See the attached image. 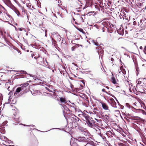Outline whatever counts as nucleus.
I'll return each mask as SVG.
<instances>
[{
	"label": "nucleus",
	"mask_w": 146,
	"mask_h": 146,
	"mask_svg": "<svg viewBox=\"0 0 146 146\" xmlns=\"http://www.w3.org/2000/svg\"><path fill=\"white\" fill-rule=\"evenodd\" d=\"M79 31L82 32H83V30L82 29H81L80 30H79Z\"/></svg>",
	"instance_id": "49"
},
{
	"label": "nucleus",
	"mask_w": 146,
	"mask_h": 146,
	"mask_svg": "<svg viewBox=\"0 0 146 146\" xmlns=\"http://www.w3.org/2000/svg\"><path fill=\"white\" fill-rule=\"evenodd\" d=\"M102 91L103 92H105V93H106L107 94L108 93L107 92L105 91V89L103 88V89H102Z\"/></svg>",
	"instance_id": "42"
},
{
	"label": "nucleus",
	"mask_w": 146,
	"mask_h": 146,
	"mask_svg": "<svg viewBox=\"0 0 146 146\" xmlns=\"http://www.w3.org/2000/svg\"><path fill=\"white\" fill-rule=\"evenodd\" d=\"M95 120H96L97 122H99V123L100 122H101V120H98V119H96V118H95Z\"/></svg>",
	"instance_id": "45"
},
{
	"label": "nucleus",
	"mask_w": 146,
	"mask_h": 146,
	"mask_svg": "<svg viewBox=\"0 0 146 146\" xmlns=\"http://www.w3.org/2000/svg\"><path fill=\"white\" fill-rule=\"evenodd\" d=\"M3 96L2 94L0 93V100H3Z\"/></svg>",
	"instance_id": "36"
},
{
	"label": "nucleus",
	"mask_w": 146,
	"mask_h": 146,
	"mask_svg": "<svg viewBox=\"0 0 146 146\" xmlns=\"http://www.w3.org/2000/svg\"><path fill=\"white\" fill-rule=\"evenodd\" d=\"M35 53L34 52L32 53L31 54V56H32V57L33 58L34 56H35Z\"/></svg>",
	"instance_id": "44"
},
{
	"label": "nucleus",
	"mask_w": 146,
	"mask_h": 146,
	"mask_svg": "<svg viewBox=\"0 0 146 146\" xmlns=\"http://www.w3.org/2000/svg\"><path fill=\"white\" fill-rule=\"evenodd\" d=\"M139 92L141 93H144L145 94H146V92H145L144 90H142L141 91H140Z\"/></svg>",
	"instance_id": "37"
},
{
	"label": "nucleus",
	"mask_w": 146,
	"mask_h": 146,
	"mask_svg": "<svg viewBox=\"0 0 146 146\" xmlns=\"http://www.w3.org/2000/svg\"><path fill=\"white\" fill-rule=\"evenodd\" d=\"M118 72L119 73L121 72L124 74H125L126 72L125 69L123 68V67L121 66L120 67V70H118Z\"/></svg>",
	"instance_id": "16"
},
{
	"label": "nucleus",
	"mask_w": 146,
	"mask_h": 146,
	"mask_svg": "<svg viewBox=\"0 0 146 146\" xmlns=\"http://www.w3.org/2000/svg\"><path fill=\"white\" fill-rule=\"evenodd\" d=\"M97 13L98 12L90 11L87 13V14L89 16L91 15H96Z\"/></svg>",
	"instance_id": "18"
},
{
	"label": "nucleus",
	"mask_w": 146,
	"mask_h": 146,
	"mask_svg": "<svg viewBox=\"0 0 146 146\" xmlns=\"http://www.w3.org/2000/svg\"><path fill=\"white\" fill-rule=\"evenodd\" d=\"M45 88L46 90H47L49 92H52V91L51 90H50L49 88H48L46 87H45Z\"/></svg>",
	"instance_id": "38"
},
{
	"label": "nucleus",
	"mask_w": 146,
	"mask_h": 146,
	"mask_svg": "<svg viewBox=\"0 0 146 146\" xmlns=\"http://www.w3.org/2000/svg\"><path fill=\"white\" fill-rule=\"evenodd\" d=\"M77 11L78 12H80L81 11V10H78Z\"/></svg>",
	"instance_id": "56"
},
{
	"label": "nucleus",
	"mask_w": 146,
	"mask_h": 146,
	"mask_svg": "<svg viewBox=\"0 0 146 146\" xmlns=\"http://www.w3.org/2000/svg\"><path fill=\"white\" fill-rule=\"evenodd\" d=\"M2 8H4L0 4V9H2Z\"/></svg>",
	"instance_id": "47"
},
{
	"label": "nucleus",
	"mask_w": 146,
	"mask_h": 146,
	"mask_svg": "<svg viewBox=\"0 0 146 146\" xmlns=\"http://www.w3.org/2000/svg\"><path fill=\"white\" fill-rule=\"evenodd\" d=\"M52 40H55L57 42H60L61 40L60 36L58 33H53L52 35Z\"/></svg>",
	"instance_id": "4"
},
{
	"label": "nucleus",
	"mask_w": 146,
	"mask_h": 146,
	"mask_svg": "<svg viewBox=\"0 0 146 146\" xmlns=\"http://www.w3.org/2000/svg\"><path fill=\"white\" fill-rule=\"evenodd\" d=\"M52 44L56 48L57 46L56 42V41L55 40H52Z\"/></svg>",
	"instance_id": "26"
},
{
	"label": "nucleus",
	"mask_w": 146,
	"mask_h": 146,
	"mask_svg": "<svg viewBox=\"0 0 146 146\" xmlns=\"http://www.w3.org/2000/svg\"><path fill=\"white\" fill-rule=\"evenodd\" d=\"M15 12L17 14L18 16L20 15V13L18 10H14Z\"/></svg>",
	"instance_id": "33"
},
{
	"label": "nucleus",
	"mask_w": 146,
	"mask_h": 146,
	"mask_svg": "<svg viewBox=\"0 0 146 146\" xmlns=\"http://www.w3.org/2000/svg\"><path fill=\"white\" fill-rule=\"evenodd\" d=\"M103 23L104 25L106 27H107L109 26V25H110V23L109 22H108L107 21H105L104 22H103Z\"/></svg>",
	"instance_id": "24"
},
{
	"label": "nucleus",
	"mask_w": 146,
	"mask_h": 146,
	"mask_svg": "<svg viewBox=\"0 0 146 146\" xmlns=\"http://www.w3.org/2000/svg\"><path fill=\"white\" fill-rule=\"evenodd\" d=\"M78 140L81 141H84L85 139V137H80L78 138Z\"/></svg>",
	"instance_id": "28"
},
{
	"label": "nucleus",
	"mask_w": 146,
	"mask_h": 146,
	"mask_svg": "<svg viewBox=\"0 0 146 146\" xmlns=\"http://www.w3.org/2000/svg\"><path fill=\"white\" fill-rule=\"evenodd\" d=\"M136 83L137 84H141L142 82L140 80V79H138V80L136 81Z\"/></svg>",
	"instance_id": "30"
},
{
	"label": "nucleus",
	"mask_w": 146,
	"mask_h": 146,
	"mask_svg": "<svg viewBox=\"0 0 146 146\" xmlns=\"http://www.w3.org/2000/svg\"><path fill=\"white\" fill-rule=\"evenodd\" d=\"M30 139V146H37L38 142L37 139L34 135L30 136L29 137Z\"/></svg>",
	"instance_id": "1"
},
{
	"label": "nucleus",
	"mask_w": 146,
	"mask_h": 146,
	"mask_svg": "<svg viewBox=\"0 0 146 146\" xmlns=\"http://www.w3.org/2000/svg\"><path fill=\"white\" fill-rule=\"evenodd\" d=\"M59 99H57V100H58V101H59Z\"/></svg>",
	"instance_id": "63"
},
{
	"label": "nucleus",
	"mask_w": 146,
	"mask_h": 146,
	"mask_svg": "<svg viewBox=\"0 0 146 146\" xmlns=\"http://www.w3.org/2000/svg\"><path fill=\"white\" fill-rule=\"evenodd\" d=\"M2 13V11H1V10H0V15Z\"/></svg>",
	"instance_id": "52"
},
{
	"label": "nucleus",
	"mask_w": 146,
	"mask_h": 146,
	"mask_svg": "<svg viewBox=\"0 0 146 146\" xmlns=\"http://www.w3.org/2000/svg\"><path fill=\"white\" fill-rule=\"evenodd\" d=\"M13 118L15 120L17 121H20V116L19 113H16L14 114Z\"/></svg>",
	"instance_id": "10"
},
{
	"label": "nucleus",
	"mask_w": 146,
	"mask_h": 146,
	"mask_svg": "<svg viewBox=\"0 0 146 146\" xmlns=\"http://www.w3.org/2000/svg\"><path fill=\"white\" fill-rule=\"evenodd\" d=\"M139 48L140 49L142 50L143 49V47H142V46H141Z\"/></svg>",
	"instance_id": "50"
},
{
	"label": "nucleus",
	"mask_w": 146,
	"mask_h": 146,
	"mask_svg": "<svg viewBox=\"0 0 146 146\" xmlns=\"http://www.w3.org/2000/svg\"><path fill=\"white\" fill-rule=\"evenodd\" d=\"M146 9V6L145 7V9Z\"/></svg>",
	"instance_id": "60"
},
{
	"label": "nucleus",
	"mask_w": 146,
	"mask_h": 146,
	"mask_svg": "<svg viewBox=\"0 0 146 146\" xmlns=\"http://www.w3.org/2000/svg\"><path fill=\"white\" fill-rule=\"evenodd\" d=\"M137 105L139 106V107H137L136 108H135L137 110H140V108L141 106V104L140 103H138L137 104Z\"/></svg>",
	"instance_id": "32"
},
{
	"label": "nucleus",
	"mask_w": 146,
	"mask_h": 146,
	"mask_svg": "<svg viewBox=\"0 0 146 146\" xmlns=\"http://www.w3.org/2000/svg\"><path fill=\"white\" fill-rule=\"evenodd\" d=\"M92 42L96 46H98L100 45V44L96 40H92Z\"/></svg>",
	"instance_id": "22"
},
{
	"label": "nucleus",
	"mask_w": 146,
	"mask_h": 146,
	"mask_svg": "<svg viewBox=\"0 0 146 146\" xmlns=\"http://www.w3.org/2000/svg\"><path fill=\"white\" fill-rule=\"evenodd\" d=\"M75 106V105H74L73 104H69L68 109L70 111H71V113L75 112L76 108Z\"/></svg>",
	"instance_id": "7"
},
{
	"label": "nucleus",
	"mask_w": 146,
	"mask_h": 146,
	"mask_svg": "<svg viewBox=\"0 0 146 146\" xmlns=\"http://www.w3.org/2000/svg\"><path fill=\"white\" fill-rule=\"evenodd\" d=\"M106 88H107L108 89H109V88L108 86H106Z\"/></svg>",
	"instance_id": "54"
},
{
	"label": "nucleus",
	"mask_w": 146,
	"mask_h": 146,
	"mask_svg": "<svg viewBox=\"0 0 146 146\" xmlns=\"http://www.w3.org/2000/svg\"><path fill=\"white\" fill-rule=\"evenodd\" d=\"M143 51L145 54H146V46H145L144 48Z\"/></svg>",
	"instance_id": "39"
},
{
	"label": "nucleus",
	"mask_w": 146,
	"mask_h": 146,
	"mask_svg": "<svg viewBox=\"0 0 146 146\" xmlns=\"http://www.w3.org/2000/svg\"><path fill=\"white\" fill-rule=\"evenodd\" d=\"M21 91H22V89L21 87H20L17 88V89L15 92H17L19 93L21 92Z\"/></svg>",
	"instance_id": "27"
},
{
	"label": "nucleus",
	"mask_w": 146,
	"mask_h": 146,
	"mask_svg": "<svg viewBox=\"0 0 146 146\" xmlns=\"http://www.w3.org/2000/svg\"><path fill=\"white\" fill-rule=\"evenodd\" d=\"M142 113L143 114H145V115H146V112L145 111H144L143 110H142Z\"/></svg>",
	"instance_id": "43"
},
{
	"label": "nucleus",
	"mask_w": 146,
	"mask_h": 146,
	"mask_svg": "<svg viewBox=\"0 0 146 146\" xmlns=\"http://www.w3.org/2000/svg\"><path fill=\"white\" fill-rule=\"evenodd\" d=\"M9 146H14L13 145H9Z\"/></svg>",
	"instance_id": "59"
},
{
	"label": "nucleus",
	"mask_w": 146,
	"mask_h": 146,
	"mask_svg": "<svg viewBox=\"0 0 146 146\" xmlns=\"http://www.w3.org/2000/svg\"><path fill=\"white\" fill-rule=\"evenodd\" d=\"M117 111H119V110H117Z\"/></svg>",
	"instance_id": "64"
},
{
	"label": "nucleus",
	"mask_w": 146,
	"mask_h": 146,
	"mask_svg": "<svg viewBox=\"0 0 146 146\" xmlns=\"http://www.w3.org/2000/svg\"><path fill=\"white\" fill-rule=\"evenodd\" d=\"M117 32L119 34L122 35H123L124 33L123 30V29H119V30H117Z\"/></svg>",
	"instance_id": "20"
},
{
	"label": "nucleus",
	"mask_w": 146,
	"mask_h": 146,
	"mask_svg": "<svg viewBox=\"0 0 146 146\" xmlns=\"http://www.w3.org/2000/svg\"><path fill=\"white\" fill-rule=\"evenodd\" d=\"M129 10H121V12H122V14H123V15L124 16L126 15L125 12L128 13L129 11Z\"/></svg>",
	"instance_id": "21"
},
{
	"label": "nucleus",
	"mask_w": 146,
	"mask_h": 146,
	"mask_svg": "<svg viewBox=\"0 0 146 146\" xmlns=\"http://www.w3.org/2000/svg\"><path fill=\"white\" fill-rule=\"evenodd\" d=\"M4 131H5V130L4 129H2V132L3 133H4Z\"/></svg>",
	"instance_id": "53"
},
{
	"label": "nucleus",
	"mask_w": 146,
	"mask_h": 146,
	"mask_svg": "<svg viewBox=\"0 0 146 146\" xmlns=\"http://www.w3.org/2000/svg\"><path fill=\"white\" fill-rule=\"evenodd\" d=\"M2 100H0V106L2 104Z\"/></svg>",
	"instance_id": "48"
},
{
	"label": "nucleus",
	"mask_w": 146,
	"mask_h": 146,
	"mask_svg": "<svg viewBox=\"0 0 146 146\" xmlns=\"http://www.w3.org/2000/svg\"><path fill=\"white\" fill-rule=\"evenodd\" d=\"M59 2H61V1L60 0V1H59Z\"/></svg>",
	"instance_id": "61"
},
{
	"label": "nucleus",
	"mask_w": 146,
	"mask_h": 146,
	"mask_svg": "<svg viewBox=\"0 0 146 146\" xmlns=\"http://www.w3.org/2000/svg\"><path fill=\"white\" fill-rule=\"evenodd\" d=\"M78 116L79 117H80L82 120L84 121H86V120L89 117L87 114L83 113L79 114Z\"/></svg>",
	"instance_id": "5"
},
{
	"label": "nucleus",
	"mask_w": 146,
	"mask_h": 146,
	"mask_svg": "<svg viewBox=\"0 0 146 146\" xmlns=\"http://www.w3.org/2000/svg\"><path fill=\"white\" fill-rule=\"evenodd\" d=\"M93 112H91L90 114L92 113L94 114V115H96V116L98 117L100 116V110L99 109H98L97 108H94L93 109Z\"/></svg>",
	"instance_id": "6"
},
{
	"label": "nucleus",
	"mask_w": 146,
	"mask_h": 146,
	"mask_svg": "<svg viewBox=\"0 0 146 146\" xmlns=\"http://www.w3.org/2000/svg\"><path fill=\"white\" fill-rule=\"evenodd\" d=\"M27 7L29 8V9H31V8H33V6H31L30 4H28L27 5Z\"/></svg>",
	"instance_id": "29"
},
{
	"label": "nucleus",
	"mask_w": 146,
	"mask_h": 146,
	"mask_svg": "<svg viewBox=\"0 0 146 146\" xmlns=\"http://www.w3.org/2000/svg\"><path fill=\"white\" fill-rule=\"evenodd\" d=\"M142 21V19H140L139 18L137 17L135 20L133 22V25L135 26L137 25V23L138 25L140 26L141 25Z\"/></svg>",
	"instance_id": "8"
},
{
	"label": "nucleus",
	"mask_w": 146,
	"mask_h": 146,
	"mask_svg": "<svg viewBox=\"0 0 146 146\" xmlns=\"http://www.w3.org/2000/svg\"><path fill=\"white\" fill-rule=\"evenodd\" d=\"M103 108L104 110H108L109 108L108 106L105 103L102 102L101 103Z\"/></svg>",
	"instance_id": "13"
},
{
	"label": "nucleus",
	"mask_w": 146,
	"mask_h": 146,
	"mask_svg": "<svg viewBox=\"0 0 146 146\" xmlns=\"http://www.w3.org/2000/svg\"><path fill=\"white\" fill-rule=\"evenodd\" d=\"M105 118L107 120H109L110 119V117L108 116V115H105Z\"/></svg>",
	"instance_id": "34"
},
{
	"label": "nucleus",
	"mask_w": 146,
	"mask_h": 146,
	"mask_svg": "<svg viewBox=\"0 0 146 146\" xmlns=\"http://www.w3.org/2000/svg\"><path fill=\"white\" fill-rule=\"evenodd\" d=\"M43 21L40 20H38L36 23V26L37 27H41L43 26Z\"/></svg>",
	"instance_id": "9"
},
{
	"label": "nucleus",
	"mask_w": 146,
	"mask_h": 146,
	"mask_svg": "<svg viewBox=\"0 0 146 146\" xmlns=\"http://www.w3.org/2000/svg\"><path fill=\"white\" fill-rule=\"evenodd\" d=\"M111 104L113 107H116V104L114 100L112 99V100H111Z\"/></svg>",
	"instance_id": "17"
},
{
	"label": "nucleus",
	"mask_w": 146,
	"mask_h": 146,
	"mask_svg": "<svg viewBox=\"0 0 146 146\" xmlns=\"http://www.w3.org/2000/svg\"><path fill=\"white\" fill-rule=\"evenodd\" d=\"M98 47H97L96 49H98V52L99 54L103 53H104V50L102 48H98Z\"/></svg>",
	"instance_id": "19"
},
{
	"label": "nucleus",
	"mask_w": 146,
	"mask_h": 146,
	"mask_svg": "<svg viewBox=\"0 0 146 146\" xmlns=\"http://www.w3.org/2000/svg\"><path fill=\"white\" fill-rule=\"evenodd\" d=\"M11 98V96H10L9 97V99H10Z\"/></svg>",
	"instance_id": "62"
},
{
	"label": "nucleus",
	"mask_w": 146,
	"mask_h": 146,
	"mask_svg": "<svg viewBox=\"0 0 146 146\" xmlns=\"http://www.w3.org/2000/svg\"><path fill=\"white\" fill-rule=\"evenodd\" d=\"M73 83L69 81L68 85L72 89H73L74 88V86L73 84Z\"/></svg>",
	"instance_id": "23"
},
{
	"label": "nucleus",
	"mask_w": 146,
	"mask_h": 146,
	"mask_svg": "<svg viewBox=\"0 0 146 146\" xmlns=\"http://www.w3.org/2000/svg\"><path fill=\"white\" fill-rule=\"evenodd\" d=\"M35 55L34 58L35 59L37 60L38 58H39V55L38 53H35Z\"/></svg>",
	"instance_id": "25"
},
{
	"label": "nucleus",
	"mask_w": 146,
	"mask_h": 146,
	"mask_svg": "<svg viewBox=\"0 0 146 146\" xmlns=\"http://www.w3.org/2000/svg\"><path fill=\"white\" fill-rule=\"evenodd\" d=\"M126 106L128 107V108H130V105H129V104L128 103H126Z\"/></svg>",
	"instance_id": "41"
},
{
	"label": "nucleus",
	"mask_w": 146,
	"mask_h": 146,
	"mask_svg": "<svg viewBox=\"0 0 146 146\" xmlns=\"http://www.w3.org/2000/svg\"><path fill=\"white\" fill-rule=\"evenodd\" d=\"M21 78H23L24 77V75H21Z\"/></svg>",
	"instance_id": "51"
},
{
	"label": "nucleus",
	"mask_w": 146,
	"mask_h": 146,
	"mask_svg": "<svg viewBox=\"0 0 146 146\" xmlns=\"http://www.w3.org/2000/svg\"><path fill=\"white\" fill-rule=\"evenodd\" d=\"M111 60L113 62L114 61V60L113 58H112L111 56Z\"/></svg>",
	"instance_id": "46"
},
{
	"label": "nucleus",
	"mask_w": 146,
	"mask_h": 146,
	"mask_svg": "<svg viewBox=\"0 0 146 146\" xmlns=\"http://www.w3.org/2000/svg\"><path fill=\"white\" fill-rule=\"evenodd\" d=\"M12 92H10L9 93V94H12Z\"/></svg>",
	"instance_id": "57"
},
{
	"label": "nucleus",
	"mask_w": 146,
	"mask_h": 146,
	"mask_svg": "<svg viewBox=\"0 0 146 146\" xmlns=\"http://www.w3.org/2000/svg\"><path fill=\"white\" fill-rule=\"evenodd\" d=\"M86 121L88 126L90 127L93 128L95 127V121L92 119V118H90V117L87 119L86 120Z\"/></svg>",
	"instance_id": "3"
},
{
	"label": "nucleus",
	"mask_w": 146,
	"mask_h": 146,
	"mask_svg": "<svg viewBox=\"0 0 146 146\" xmlns=\"http://www.w3.org/2000/svg\"><path fill=\"white\" fill-rule=\"evenodd\" d=\"M14 95L16 97H19L20 96L19 94V93L17 92H15L14 94Z\"/></svg>",
	"instance_id": "31"
},
{
	"label": "nucleus",
	"mask_w": 146,
	"mask_h": 146,
	"mask_svg": "<svg viewBox=\"0 0 146 146\" xmlns=\"http://www.w3.org/2000/svg\"><path fill=\"white\" fill-rule=\"evenodd\" d=\"M29 84L28 82H27L20 85L22 89V92H23V93H26L29 90Z\"/></svg>",
	"instance_id": "2"
},
{
	"label": "nucleus",
	"mask_w": 146,
	"mask_h": 146,
	"mask_svg": "<svg viewBox=\"0 0 146 146\" xmlns=\"http://www.w3.org/2000/svg\"><path fill=\"white\" fill-rule=\"evenodd\" d=\"M129 90L130 92L134 93L137 91L136 88H134L132 85H129Z\"/></svg>",
	"instance_id": "12"
},
{
	"label": "nucleus",
	"mask_w": 146,
	"mask_h": 146,
	"mask_svg": "<svg viewBox=\"0 0 146 146\" xmlns=\"http://www.w3.org/2000/svg\"><path fill=\"white\" fill-rule=\"evenodd\" d=\"M31 45L32 46H33L34 47L36 48V45H35V44H31Z\"/></svg>",
	"instance_id": "40"
},
{
	"label": "nucleus",
	"mask_w": 146,
	"mask_h": 146,
	"mask_svg": "<svg viewBox=\"0 0 146 146\" xmlns=\"http://www.w3.org/2000/svg\"><path fill=\"white\" fill-rule=\"evenodd\" d=\"M59 1H60V0H58V3H59Z\"/></svg>",
	"instance_id": "58"
},
{
	"label": "nucleus",
	"mask_w": 146,
	"mask_h": 146,
	"mask_svg": "<svg viewBox=\"0 0 146 146\" xmlns=\"http://www.w3.org/2000/svg\"><path fill=\"white\" fill-rule=\"evenodd\" d=\"M60 102L62 104H65L66 103V100L65 97H61L60 98Z\"/></svg>",
	"instance_id": "15"
},
{
	"label": "nucleus",
	"mask_w": 146,
	"mask_h": 146,
	"mask_svg": "<svg viewBox=\"0 0 146 146\" xmlns=\"http://www.w3.org/2000/svg\"><path fill=\"white\" fill-rule=\"evenodd\" d=\"M111 81L112 83L115 84H118L117 83V80H116L113 74L111 78Z\"/></svg>",
	"instance_id": "14"
},
{
	"label": "nucleus",
	"mask_w": 146,
	"mask_h": 146,
	"mask_svg": "<svg viewBox=\"0 0 146 146\" xmlns=\"http://www.w3.org/2000/svg\"><path fill=\"white\" fill-rule=\"evenodd\" d=\"M81 18L82 19L83 22H84V20L83 19V18L82 17H81Z\"/></svg>",
	"instance_id": "55"
},
{
	"label": "nucleus",
	"mask_w": 146,
	"mask_h": 146,
	"mask_svg": "<svg viewBox=\"0 0 146 146\" xmlns=\"http://www.w3.org/2000/svg\"><path fill=\"white\" fill-rule=\"evenodd\" d=\"M74 119L73 120V123H75V125H74V126L76 127L77 126H79L80 125L78 124V122L79 120L80 121H81V120H80L79 119L78 117H77V118H74Z\"/></svg>",
	"instance_id": "11"
},
{
	"label": "nucleus",
	"mask_w": 146,
	"mask_h": 146,
	"mask_svg": "<svg viewBox=\"0 0 146 146\" xmlns=\"http://www.w3.org/2000/svg\"><path fill=\"white\" fill-rule=\"evenodd\" d=\"M20 73L21 74H27V73L25 71H23V70H21L20 71Z\"/></svg>",
	"instance_id": "35"
}]
</instances>
